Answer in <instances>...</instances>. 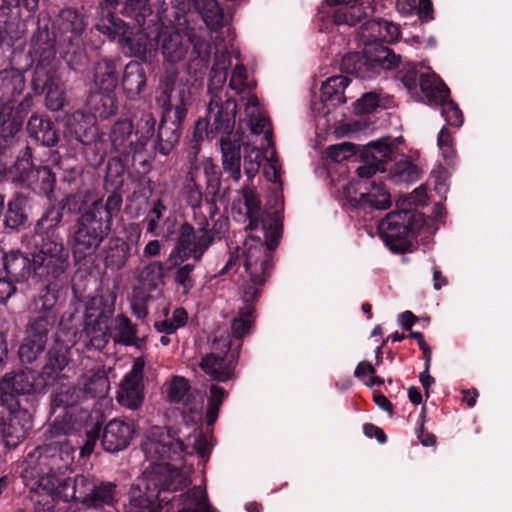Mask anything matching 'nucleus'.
Here are the masks:
<instances>
[{
	"label": "nucleus",
	"instance_id": "1",
	"mask_svg": "<svg viewBox=\"0 0 512 512\" xmlns=\"http://www.w3.org/2000/svg\"><path fill=\"white\" fill-rule=\"evenodd\" d=\"M141 448L149 465L130 489V506L134 512H160L162 505L172 500L168 494L190 484L184 472L169 464L182 459L186 445L170 429L155 426L149 430Z\"/></svg>",
	"mask_w": 512,
	"mask_h": 512
},
{
	"label": "nucleus",
	"instance_id": "2",
	"mask_svg": "<svg viewBox=\"0 0 512 512\" xmlns=\"http://www.w3.org/2000/svg\"><path fill=\"white\" fill-rule=\"evenodd\" d=\"M121 193L112 191L103 198H93L90 189L80 190L66 195L60 207L71 214H78L69 229V243L73 255L79 258L92 256L109 236L113 226V218L122 208Z\"/></svg>",
	"mask_w": 512,
	"mask_h": 512
},
{
	"label": "nucleus",
	"instance_id": "3",
	"mask_svg": "<svg viewBox=\"0 0 512 512\" xmlns=\"http://www.w3.org/2000/svg\"><path fill=\"white\" fill-rule=\"evenodd\" d=\"M30 56L35 63L32 86L36 93H46V106L59 111L65 103V93L58 75L56 48L48 27H38L31 39Z\"/></svg>",
	"mask_w": 512,
	"mask_h": 512
},
{
	"label": "nucleus",
	"instance_id": "4",
	"mask_svg": "<svg viewBox=\"0 0 512 512\" xmlns=\"http://www.w3.org/2000/svg\"><path fill=\"white\" fill-rule=\"evenodd\" d=\"M177 80L176 72L166 73L161 79L157 90L156 102L162 108V117L158 127L155 150L168 155L179 142L183 123L187 117L189 93L182 87L177 90L173 102V92Z\"/></svg>",
	"mask_w": 512,
	"mask_h": 512
},
{
	"label": "nucleus",
	"instance_id": "5",
	"mask_svg": "<svg viewBox=\"0 0 512 512\" xmlns=\"http://www.w3.org/2000/svg\"><path fill=\"white\" fill-rule=\"evenodd\" d=\"M424 225L423 215L415 210H395L386 215L378 231L386 246L395 253L411 251L413 239Z\"/></svg>",
	"mask_w": 512,
	"mask_h": 512
},
{
	"label": "nucleus",
	"instance_id": "6",
	"mask_svg": "<svg viewBox=\"0 0 512 512\" xmlns=\"http://www.w3.org/2000/svg\"><path fill=\"white\" fill-rule=\"evenodd\" d=\"M250 240L244 244V268L248 279L258 285H264L273 268V251L279 244L282 233L250 234Z\"/></svg>",
	"mask_w": 512,
	"mask_h": 512
},
{
	"label": "nucleus",
	"instance_id": "7",
	"mask_svg": "<svg viewBox=\"0 0 512 512\" xmlns=\"http://www.w3.org/2000/svg\"><path fill=\"white\" fill-rule=\"evenodd\" d=\"M36 276L58 279L69 267V253L60 233L34 235Z\"/></svg>",
	"mask_w": 512,
	"mask_h": 512
},
{
	"label": "nucleus",
	"instance_id": "8",
	"mask_svg": "<svg viewBox=\"0 0 512 512\" xmlns=\"http://www.w3.org/2000/svg\"><path fill=\"white\" fill-rule=\"evenodd\" d=\"M32 429V415L22 408L20 401L0 391V436L4 445L16 448Z\"/></svg>",
	"mask_w": 512,
	"mask_h": 512
},
{
	"label": "nucleus",
	"instance_id": "9",
	"mask_svg": "<svg viewBox=\"0 0 512 512\" xmlns=\"http://www.w3.org/2000/svg\"><path fill=\"white\" fill-rule=\"evenodd\" d=\"M226 226L227 219H218L210 230L207 217H203L202 222L198 223L197 230L189 223L182 224L174 250L180 261L193 258L199 262L213 243L214 236L220 234L221 229Z\"/></svg>",
	"mask_w": 512,
	"mask_h": 512
},
{
	"label": "nucleus",
	"instance_id": "10",
	"mask_svg": "<svg viewBox=\"0 0 512 512\" xmlns=\"http://www.w3.org/2000/svg\"><path fill=\"white\" fill-rule=\"evenodd\" d=\"M227 79V71L212 67L208 83L210 101L207 107L208 121L212 126L226 132L233 131L237 104L235 99L228 97L223 91Z\"/></svg>",
	"mask_w": 512,
	"mask_h": 512
},
{
	"label": "nucleus",
	"instance_id": "11",
	"mask_svg": "<svg viewBox=\"0 0 512 512\" xmlns=\"http://www.w3.org/2000/svg\"><path fill=\"white\" fill-rule=\"evenodd\" d=\"M242 198L232 205V213L245 216L249 223L245 227L250 234H270V232L282 233L283 223L280 214L267 212L261 209V201L258 194L250 187L241 190Z\"/></svg>",
	"mask_w": 512,
	"mask_h": 512
},
{
	"label": "nucleus",
	"instance_id": "12",
	"mask_svg": "<svg viewBox=\"0 0 512 512\" xmlns=\"http://www.w3.org/2000/svg\"><path fill=\"white\" fill-rule=\"evenodd\" d=\"M401 56L386 46L374 48L371 56L359 52L346 54L341 61V71L361 79H372L382 70H391L399 66Z\"/></svg>",
	"mask_w": 512,
	"mask_h": 512
},
{
	"label": "nucleus",
	"instance_id": "13",
	"mask_svg": "<svg viewBox=\"0 0 512 512\" xmlns=\"http://www.w3.org/2000/svg\"><path fill=\"white\" fill-rule=\"evenodd\" d=\"M211 353L202 358L200 367L209 377L218 382L234 378L239 352L233 348V341L228 338H215Z\"/></svg>",
	"mask_w": 512,
	"mask_h": 512
},
{
	"label": "nucleus",
	"instance_id": "14",
	"mask_svg": "<svg viewBox=\"0 0 512 512\" xmlns=\"http://www.w3.org/2000/svg\"><path fill=\"white\" fill-rule=\"evenodd\" d=\"M86 28L84 17L74 8L62 9L57 21V34L50 36L56 42V37L60 46L65 47V57L69 54L74 55L80 62L85 55L82 50V34ZM48 32H50L48 30Z\"/></svg>",
	"mask_w": 512,
	"mask_h": 512
},
{
	"label": "nucleus",
	"instance_id": "15",
	"mask_svg": "<svg viewBox=\"0 0 512 512\" xmlns=\"http://www.w3.org/2000/svg\"><path fill=\"white\" fill-rule=\"evenodd\" d=\"M75 448L68 438L59 440H46L41 446L28 454L33 457L34 463L45 467L48 471L64 474L74 463Z\"/></svg>",
	"mask_w": 512,
	"mask_h": 512
},
{
	"label": "nucleus",
	"instance_id": "16",
	"mask_svg": "<svg viewBox=\"0 0 512 512\" xmlns=\"http://www.w3.org/2000/svg\"><path fill=\"white\" fill-rule=\"evenodd\" d=\"M73 484L70 495L75 500H80L88 508L99 509L104 506H112L115 502L116 485L112 482H102L99 485L89 482L85 476L77 475L73 480L68 478L65 485Z\"/></svg>",
	"mask_w": 512,
	"mask_h": 512
},
{
	"label": "nucleus",
	"instance_id": "17",
	"mask_svg": "<svg viewBox=\"0 0 512 512\" xmlns=\"http://www.w3.org/2000/svg\"><path fill=\"white\" fill-rule=\"evenodd\" d=\"M56 471H48L45 467L41 468L40 465L34 463L33 457H26L24 461V468L21 472L25 485L35 495L59 497V487L63 481Z\"/></svg>",
	"mask_w": 512,
	"mask_h": 512
},
{
	"label": "nucleus",
	"instance_id": "18",
	"mask_svg": "<svg viewBox=\"0 0 512 512\" xmlns=\"http://www.w3.org/2000/svg\"><path fill=\"white\" fill-rule=\"evenodd\" d=\"M144 367L145 362L142 358L138 357L134 360L132 369L125 375L117 393V401L120 405L131 410H137L142 405Z\"/></svg>",
	"mask_w": 512,
	"mask_h": 512
},
{
	"label": "nucleus",
	"instance_id": "19",
	"mask_svg": "<svg viewBox=\"0 0 512 512\" xmlns=\"http://www.w3.org/2000/svg\"><path fill=\"white\" fill-rule=\"evenodd\" d=\"M70 348L63 342L56 340L48 349L45 364L38 374L39 387H52L65 378L62 371L70 362Z\"/></svg>",
	"mask_w": 512,
	"mask_h": 512
},
{
	"label": "nucleus",
	"instance_id": "20",
	"mask_svg": "<svg viewBox=\"0 0 512 512\" xmlns=\"http://www.w3.org/2000/svg\"><path fill=\"white\" fill-rule=\"evenodd\" d=\"M25 89L24 74L17 68L0 70V113L9 119L12 117V103L22 96Z\"/></svg>",
	"mask_w": 512,
	"mask_h": 512
},
{
	"label": "nucleus",
	"instance_id": "21",
	"mask_svg": "<svg viewBox=\"0 0 512 512\" xmlns=\"http://www.w3.org/2000/svg\"><path fill=\"white\" fill-rule=\"evenodd\" d=\"M133 124L129 119L117 120L110 131V142L113 150L124 158L131 157L132 161L144 164V149H136L133 136Z\"/></svg>",
	"mask_w": 512,
	"mask_h": 512
},
{
	"label": "nucleus",
	"instance_id": "22",
	"mask_svg": "<svg viewBox=\"0 0 512 512\" xmlns=\"http://www.w3.org/2000/svg\"><path fill=\"white\" fill-rule=\"evenodd\" d=\"M134 433L133 423L120 419L110 420L104 427L101 445L109 453L120 452L130 445Z\"/></svg>",
	"mask_w": 512,
	"mask_h": 512
},
{
	"label": "nucleus",
	"instance_id": "23",
	"mask_svg": "<svg viewBox=\"0 0 512 512\" xmlns=\"http://www.w3.org/2000/svg\"><path fill=\"white\" fill-rule=\"evenodd\" d=\"M76 140L82 144V155L94 168L101 166L106 158L107 144L98 128L91 126L83 132H76Z\"/></svg>",
	"mask_w": 512,
	"mask_h": 512
},
{
	"label": "nucleus",
	"instance_id": "24",
	"mask_svg": "<svg viewBox=\"0 0 512 512\" xmlns=\"http://www.w3.org/2000/svg\"><path fill=\"white\" fill-rule=\"evenodd\" d=\"M87 410H66L58 415L45 432L46 440H59L77 433L88 418Z\"/></svg>",
	"mask_w": 512,
	"mask_h": 512
},
{
	"label": "nucleus",
	"instance_id": "25",
	"mask_svg": "<svg viewBox=\"0 0 512 512\" xmlns=\"http://www.w3.org/2000/svg\"><path fill=\"white\" fill-rule=\"evenodd\" d=\"M212 127L216 132L222 133L220 138L222 168L235 182H239L242 176L240 142L238 139L231 138L233 131L226 132Z\"/></svg>",
	"mask_w": 512,
	"mask_h": 512
},
{
	"label": "nucleus",
	"instance_id": "26",
	"mask_svg": "<svg viewBox=\"0 0 512 512\" xmlns=\"http://www.w3.org/2000/svg\"><path fill=\"white\" fill-rule=\"evenodd\" d=\"M1 259L7 275L14 281L24 282L29 278H32V280L38 278L33 255L30 259L27 254L20 250H10L2 253Z\"/></svg>",
	"mask_w": 512,
	"mask_h": 512
},
{
	"label": "nucleus",
	"instance_id": "27",
	"mask_svg": "<svg viewBox=\"0 0 512 512\" xmlns=\"http://www.w3.org/2000/svg\"><path fill=\"white\" fill-rule=\"evenodd\" d=\"M37 382L38 375L35 376L33 370H21L15 374L7 373L0 380V391L18 399L20 394H30L48 389V387H39Z\"/></svg>",
	"mask_w": 512,
	"mask_h": 512
},
{
	"label": "nucleus",
	"instance_id": "28",
	"mask_svg": "<svg viewBox=\"0 0 512 512\" xmlns=\"http://www.w3.org/2000/svg\"><path fill=\"white\" fill-rule=\"evenodd\" d=\"M359 197L348 196L349 204L355 208L386 210L391 206V196L382 181H371Z\"/></svg>",
	"mask_w": 512,
	"mask_h": 512
},
{
	"label": "nucleus",
	"instance_id": "29",
	"mask_svg": "<svg viewBox=\"0 0 512 512\" xmlns=\"http://www.w3.org/2000/svg\"><path fill=\"white\" fill-rule=\"evenodd\" d=\"M336 25H357L366 15L361 0H325Z\"/></svg>",
	"mask_w": 512,
	"mask_h": 512
},
{
	"label": "nucleus",
	"instance_id": "30",
	"mask_svg": "<svg viewBox=\"0 0 512 512\" xmlns=\"http://www.w3.org/2000/svg\"><path fill=\"white\" fill-rule=\"evenodd\" d=\"M203 172L206 178V202L210 218L213 219L214 215L218 212L216 203L225 198L228 189H221L222 173L211 159H207L203 163Z\"/></svg>",
	"mask_w": 512,
	"mask_h": 512
},
{
	"label": "nucleus",
	"instance_id": "31",
	"mask_svg": "<svg viewBox=\"0 0 512 512\" xmlns=\"http://www.w3.org/2000/svg\"><path fill=\"white\" fill-rule=\"evenodd\" d=\"M84 401L105 397L110 382L103 370H88L81 374L76 382Z\"/></svg>",
	"mask_w": 512,
	"mask_h": 512
},
{
	"label": "nucleus",
	"instance_id": "32",
	"mask_svg": "<svg viewBox=\"0 0 512 512\" xmlns=\"http://www.w3.org/2000/svg\"><path fill=\"white\" fill-rule=\"evenodd\" d=\"M58 279H49L48 277L36 278L34 282H42L43 286L39 288L37 296L31 303V312L56 315L55 308L58 299Z\"/></svg>",
	"mask_w": 512,
	"mask_h": 512
},
{
	"label": "nucleus",
	"instance_id": "33",
	"mask_svg": "<svg viewBox=\"0 0 512 512\" xmlns=\"http://www.w3.org/2000/svg\"><path fill=\"white\" fill-rule=\"evenodd\" d=\"M130 251L131 246L125 239L119 236L109 238L102 248L105 267L116 271L123 269L131 256Z\"/></svg>",
	"mask_w": 512,
	"mask_h": 512
},
{
	"label": "nucleus",
	"instance_id": "34",
	"mask_svg": "<svg viewBox=\"0 0 512 512\" xmlns=\"http://www.w3.org/2000/svg\"><path fill=\"white\" fill-rule=\"evenodd\" d=\"M86 105L95 118L107 119L117 113L118 103L115 91L96 89L87 97Z\"/></svg>",
	"mask_w": 512,
	"mask_h": 512
},
{
	"label": "nucleus",
	"instance_id": "35",
	"mask_svg": "<svg viewBox=\"0 0 512 512\" xmlns=\"http://www.w3.org/2000/svg\"><path fill=\"white\" fill-rule=\"evenodd\" d=\"M119 80V63L116 59L101 58L93 67V82L96 89L111 91L116 89Z\"/></svg>",
	"mask_w": 512,
	"mask_h": 512
},
{
	"label": "nucleus",
	"instance_id": "36",
	"mask_svg": "<svg viewBox=\"0 0 512 512\" xmlns=\"http://www.w3.org/2000/svg\"><path fill=\"white\" fill-rule=\"evenodd\" d=\"M419 86L429 105L438 106L450 97V90L434 72L421 73Z\"/></svg>",
	"mask_w": 512,
	"mask_h": 512
},
{
	"label": "nucleus",
	"instance_id": "37",
	"mask_svg": "<svg viewBox=\"0 0 512 512\" xmlns=\"http://www.w3.org/2000/svg\"><path fill=\"white\" fill-rule=\"evenodd\" d=\"M27 132L31 138L43 146L53 147L59 141L55 125L48 119L32 115L27 123Z\"/></svg>",
	"mask_w": 512,
	"mask_h": 512
},
{
	"label": "nucleus",
	"instance_id": "38",
	"mask_svg": "<svg viewBox=\"0 0 512 512\" xmlns=\"http://www.w3.org/2000/svg\"><path fill=\"white\" fill-rule=\"evenodd\" d=\"M146 85L144 67L138 62H130L124 69L122 86L129 99H136Z\"/></svg>",
	"mask_w": 512,
	"mask_h": 512
},
{
	"label": "nucleus",
	"instance_id": "39",
	"mask_svg": "<svg viewBox=\"0 0 512 512\" xmlns=\"http://www.w3.org/2000/svg\"><path fill=\"white\" fill-rule=\"evenodd\" d=\"M114 311V301H109L103 296L94 297L86 304L84 323L109 325Z\"/></svg>",
	"mask_w": 512,
	"mask_h": 512
},
{
	"label": "nucleus",
	"instance_id": "40",
	"mask_svg": "<svg viewBox=\"0 0 512 512\" xmlns=\"http://www.w3.org/2000/svg\"><path fill=\"white\" fill-rule=\"evenodd\" d=\"M114 311V301H109L103 296L94 297L86 304L84 323L109 325Z\"/></svg>",
	"mask_w": 512,
	"mask_h": 512
},
{
	"label": "nucleus",
	"instance_id": "41",
	"mask_svg": "<svg viewBox=\"0 0 512 512\" xmlns=\"http://www.w3.org/2000/svg\"><path fill=\"white\" fill-rule=\"evenodd\" d=\"M158 40L166 61L176 63L185 57L188 47L183 43V37L179 32L163 31L159 33Z\"/></svg>",
	"mask_w": 512,
	"mask_h": 512
},
{
	"label": "nucleus",
	"instance_id": "42",
	"mask_svg": "<svg viewBox=\"0 0 512 512\" xmlns=\"http://www.w3.org/2000/svg\"><path fill=\"white\" fill-rule=\"evenodd\" d=\"M255 308L251 305L240 307L237 317L231 324V332L219 338H230L233 341V348L239 352L242 346V338L249 332L252 325V316Z\"/></svg>",
	"mask_w": 512,
	"mask_h": 512
},
{
	"label": "nucleus",
	"instance_id": "43",
	"mask_svg": "<svg viewBox=\"0 0 512 512\" xmlns=\"http://www.w3.org/2000/svg\"><path fill=\"white\" fill-rule=\"evenodd\" d=\"M56 321V315L31 312L25 326V336L47 342Z\"/></svg>",
	"mask_w": 512,
	"mask_h": 512
},
{
	"label": "nucleus",
	"instance_id": "44",
	"mask_svg": "<svg viewBox=\"0 0 512 512\" xmlns=\"http://www.w3.org/2000/svg\"><path fill=\"white\" fill-rule=\"evenodd\" d=\"M189 390L190 385L188 380L181 376H174L170 381L165 383V391L170 403L184 402V405L190 412H199L202 409L201 402L192 406L188 404V400L191 397Z\"/></svg>",
	"mask_w": 512,
	"mask_h": 512
},
{
	"label": "nucleus",
	"instance_id": "45",
	"mask_svg": "<svg viewBox=\"0 0 512 512\" xmlns=\"http://www.w3.org/2000/svg\"><path fill=\"white\" fill-rule=\"evenodd\" d=\"M81 396L80 389L77 384L74 385H61L51 394L50 406L53 411L59 408H73L84 403Z\"/></svg>",
	"mask_w": 512,
	"mask_h": 512
},
{
	"label": "nucleus",
	"instance_id": "46",
	"mask_svg": "<svg viewBox=\"0 0 512 512\" xmlns=\"http://www.w3.org/2000/svg\"><path fill=\"white\" fill-rule=\"evenodd\" d=\"M27 202V197L21 194H17L8 202L4 219L6 227L18 230L25 226L28 221V214L26 211Z\"/></svg>",
	"mask_w": 512,
	"mask_h": 512
},
{
	"label": "nucleus",
	"instance_id": "47",
	"mask_svg": "<svg viewBox=\"0 0 512 512\" xmlns=\"http://www.w3.org/2000/svg\"><path fill=\"white\" fill-rule=\"evenodd\" d=\"M63 207L51 204L36 222L34 235L60 233L59 228L63 220Z\"/></svg>",
	"mask_w": 512,
	"mask_h": 512
},
{
	"label": "nucleus",
	"instance_id": "48",
	"mask_svg": "<svg viewBox=\"0 0 512 512\" xmlns=\"http://www.w3.org/2000/svg\"><path fill=\"white\" fill-rule=\"evenodd\" d=\"M195 7L202 16L206 26L212 32L223 27L224 13L216 0H194Z\"/></svg>",
	"mask_w": 512,
	"mask_h": 512
},
{
	"label": "nucleus",
	"instance_id": "49",
	"mask_svg": "<svg viewBox=\"0 0 512 512\" xmlns=\"http://www.w3.org/2000/svg\"><path fill=\"white\" fill-rule=\"evenodd\" d=\"M349 82L350 80L343 75L329 77L321 86V100L323 102H334L335 104L345 103L344 90Z\"/></svg>",
	"mask_w": 512,
	"mask_h": 512
},
{
	"label": "nucleus",
	"instance_id": "50",
	"mask_svg": "<svg viewBox=\"0 0 512 512\" xmlns=\"http://www.w3.org/2000/svg\"><path fill=\"white\" fill-rule=\"evenodd\" d=\"M56 184V175L48 165L36 166L31 179L27 182L34 190L49 196L53 193Z\"/></svg>",
	"mask_w": 512,
	"mask_h": 512
},
{
	"label": "nucleus",
	"instance_id": "51",
	"mask_svg": "<svg viewBox=\"0 0 512 512\" xmlns=\"http://www.w3.org/2000/svg\"><path fill=\"white\" fill-rule=\"evenodd\" d=\"M184 507L178 512H211L207 495L201 487H193L180 495Z\"/></svg>",
	"mask_w": 512,
	"mask_h": 512
},
{
	"label": "nucleus",
	"instance_id": "52",
	"mask_svg": "<svg viewBox=\"0 0 512 512\" xmlns=\"http://www.w3.org/2000/svg\"><path fill=\"white\" fill-rule=\"evenodd\" d=\"M84 333L88 338L87 347L95 350H102L111 338L109 325L99 323H84Z\"/></svg>",
	"mask_w": 512,
	"mask_h": 512
},
{
	"label": "nucleus",
	"instance_id": "53",
	"mask_svg": "<svg viewBox=\"0 0 512 512\" xmlns=\"http://www.w3.org/2000/svg\"><path fill=\"white\" fill-rule=\"evenodd\" d=\"M47 342L33 339L24 335L18 349V356L23 364H32L37 361L46 349Z\"/></svg>",
	"mask_w": 512,
	"mask_h": 512
},
{
	"label": "nucleus",
	"instance_id": "54",
	"mask_svg": "<svg viewBox=\"0 0 512 512\" xmlns=\"http://www.w3.org/2000/svg\"><path fill=\"white\" fill-rule=\"evenodd\" d=\"M193 45L192 58L189 62V69L206 68L210 59V44L200 36L193 35L189 38Z\"/></svg>",
	"mask_w": 512,
	"mask_h": 512
},
{
	"label": "nucleus",
	"instance_id": "55",
	"mask_svg": "<svg viewBox=\"0 0 512 512\" xmlns=\"http://www.w3.org/2000/svg\"><path fill=\"white\" fill-rule=\"evenodd\" d=\"M156 119L152 113H143L138 123V128L134 133L136 149H144L155 132Z\"/></svg>",
	"mask_w": 512,
	"mask_h": 512
},
{
	"label": "nucleus",
	"instance_id": "56",
	"mask_svg": "<svg viewBox=\"0 0 512 512\" xmlns=\"http://www.w3.org/2000/svg\"><path fill=\"white\" fill-rule=\"evenodd\" d=\"M210 396L208 398L207 410H206V423L212 426L219 415L220 407L227 397L228 392L217 384H212L209 388Z\"/></svg>",
	"mask_w": 512,
	"mask_h": 512
},
{
	"label": "nucleus",
	"instance_id": "57",
	"mask_svg": "<svg viewBox=\"0 0 512 512\" xmlns=\"http://www.w3.org/2000/svg\"><path fill=\"white\" fill-rule=\"evenodd\" d=\"M115 341L126 346L135 344L136 340V326L132 324L130 319L124 314H119L115 317Z\"/></svg>",
	"mask_w": 512,
	"mask_h": 512
},
{
	"label": "nucleus",
	"instance_id": "58",
	"mask_svg": "<svg viewBox=\"0 0 512 512\" xmlns=\"http://www.w3.org/2000/svg\"><path fill=\"white\" fill-rule=\"evenodd\" d=\"M32 157L31 148L26 146L22 151V154L17 157L13 165V169L16 173V180L27 184V182L31 179V175L34 173L36 168V166L33 164Z\"/></svg>",
	"mask_w": 512,
	"mask_h": 512
},
{
	"label": "nucleus",
	"instance_id": "59",
	"mask_svg": "<svg viewBox=\"0 0 512 512\" xmlns=\"http://www.w3.org/2000/svg\"><path fill=\"white\" fill-rule=\"evenodd\" d=\"M394 147L389 138H382L368 144L366 154H370L372 160L383 163V166L391 160Z\"/></svg>",
	"mask_w": 512,
	"mask_h": 512
},
{
	"label": "nucleus",
	"instance_id": "60",
	"mask_svg": "<svg viewBox=\"0 0 512 512\" xmlns=\"http://www.w3.org/2000/svg\"><path fill=\"white\" fill-rule=\"evenodd\" d=\"M164 266L159 261L146 265L140 273V281L150 290L156 289L163 282Z\"/></svg>",
	"mask_w": 512,
	"mask_h": 512
},
{
	"label": "nucleus",
	"instance_id": "61",
	"mask_svg": "<svg viewBox=\"0 0 512 512\" xmlns=\"http://www.w3.org/2000/svg\"><path fill=\"white\" fill-rule=\"evenodd\" d=\"M124 171L122 161L118 158H111L106 167L105 188L107 189L108 185H111L113 191L120 193L119 188L123 185Z\"/></svg>",
	"mask_w": 512,
	"mask_h": 512
},
{
	"label": "nucleus",
	"instance_id": "62",
	"mask_svg": "<svg viewBox=\"0 0 512 512\" xmlns=\"http://www.w3.org/2000/svg\"><path fill=\"white\" fill-rule=\"evenodd\" d=\"M147 12H150L149 0H123L121 13L124 16L140 22L144 20Z\"/></svg>",
	"mask_w": 512,
	"mask_h": 512
},
{
	"label": "nucleus",
	"instance_id": "63",
	"mask_svg": "<svg viewBox=\"0 0 512 512\" xmlns=\"http://www.w3.org/2000/svg\"><path fill=\"white\" fill-rule=\"evenodd\" d=\"M261 161L262 153L259 149L250 148L245 150L243 169L249 179H252L259 172Z\"/></svg>",
	"mask_w": 512,
	"mask_h": 512
},
{
	"label": "nucleus",
	"instance_id": "64",
	"mask_svg": "<svg viewBox=\"0 0 512 512\" xmlns=\"http://www.w3.org/2000/svg\"><path fill=\"white\" fill-rule=\"evenodd\" d=\"M326 157L333 162H342L349 159L355 154V145L350 142H342L335 145H330L325 151Z\"/></svg>",
	"mask_w": 512,
	"mask_h": 512
}]
</instances>
